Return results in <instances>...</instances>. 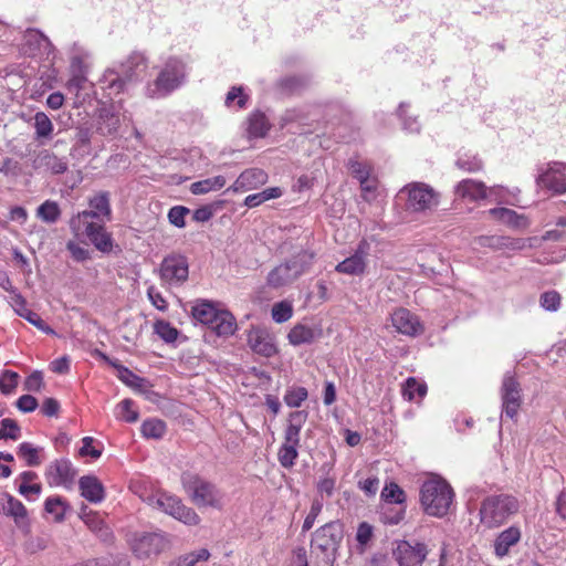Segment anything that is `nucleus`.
<instances>
[{
	"label": "nucleus",
	"instance_id": "nucleus-25",
	"mask_svg": "<svg viewBox=\"0 0 566 566\" xmlns=\"http://www.w3.org/2000/svg\"><path fill=\"white\" fill-rule=\"evenodd\" d=\"M307 411L298 410L290 413L287 419V426L284 430L283 447H293L298 449L301 446V430L306 422Z\"/></svg>",
	"mask_w": 566,
	"mask_h": 566
},
{
	"label": "nucleus",
	"instance_id": "nucleus-45",
	"mask_svg": "<svg viewBox=\"0 0 566 566\" xmlns=\"http://www.w3.org/2000/svg\"><path fill=\"white\" fill-rule=\"evenodd\" d=\"M140 430L146 438L160 439L166 432V424L159 419H149L143 422Z\"/></svg>",
	"mask_w": 566,
	"mask_h": 566
},
{
	"label": "nucleus",
	"instance_id": "nucleus-51",
	"mask_svg": "<svg viewBox=\"0 0 566 566\" xmlns=\"http://www.w3.org/2000/svg\"><path fill=\"white\" fill-rule=\"evenodd\" d=\"M308 397L307 389L304 387H293L286 390L284 402L291 408L300 407Z\"/></svg>",
	"mask_w": 566,
	"mask_h": 566
},
{
	"label": "nucleus",
	"instance_id": "nucleus-22",
	"mask_svg": "<svg viewBox=\"0 0 566 566\" xmlns=\"http://www.w3.org/2000/svg\"><path fill=\"white\" fill-rule=\"evenodd\" d=\"M75 476V470L67 459H59L53 461L45 470V478L50 485L67 486Z\"/></svg>",
	"mask_w": 566,
	"mask_h": 566
},
{
	"label": "nucleus",
	"instance_id": "nucleus-13",
	"mask_svg": "<svg viewBox=\"0 0 566 566\" xmlns=\"http://www.w3.org/2000/svg\"><path fill=\"white\" fill-rule=\"evenodd\" d=\"M120 103H102L94 117L95 133L103 136L115 135L120 127Z\"/></svg>",
	"mask_w": 566,
	"mask_h": 566
},
{
	"label": "nucleus",
	"instance_id": "nucleus-28",
	"mask_svg": "<svg viewBox=\"0 0 566 566\" xmlns=\"http://www.w3.org/2000/svg\"><path fill=\"white\" fill-rule=\"evenodd\" d=\"M80 517L101 539L106 542L111 538L112 532L97 512L88 511L84 505L81 509Z\"/></svg>",
	"mask_w": 566,
	"mask_h": 566
},
{
	"label": "nucleus",
	"instance_id": "nucleus-46",
	"mask_svg": "<svg viewBox=\"0 0 566 566\" xmlns=\"http://www.w3.org/2000/svg\"><path fill=\"white\" fill-rule=\"evenodd\" d=\"M154 332L166 343H174L179 335L178 329L164 319L155 322Z\"/></svg>",
	"mask_w": 566,
	"mask_h": 566
},
{
	"label": "nucleus",
	"instance_id": "nucleus-61",
	"mask_svg": "<svg viewBox=\"0 0 566 566\" xmlns=\"http://www.w3.org/2000/svg\"><path fill=\"white\" fill-rule=\"evenodd\" d=\"M539 303L544 310L555 312L560 305V295L556 291L545 292L541 295Z\"/></svg>",
	"mask_w": 566,
	"mask_h": 566
},
{
	"label": "nucleus",
	"instance_id": "nucleus-34",
	"mask_svg": "<svg viewBox=\"0 0 566 566\" xmlns=\"http://www.w3.org/2000/svg\"><path fill=\"white\" fill-rule=\"evenodd\" d=\"M315 329L304 324H296L289 333V342L294 346L311 344L316 338Z\"/></svg>",
	"mask_w": 566,
	"mask_h": 566
},
{
	"label": "nucleus",
	"instance_id": "nucleus-19",
	"mask_svg": "<svg viewBox=\"0 0 566 566\" xmlns=\"http://www.w3.org/2000/svg\"><path fill=\"white\" fill-rule=\"evenodd\" d=\"M248 344L253 353L266 358L277 353L274 337L264 327L252 326L248 333Z\"/></svg>",
	"mask_w": 566,
	"mask_h": 566
},
{
	"label": "nucleus",
	"instance_id": "nucleus-16",
	"mask_svg": "<svg viewBox=\"0 0 566 566\" xmlns=\"http://www.w3.org/2000/svg\"><path fill=\"white\" fill-rule=\"evenodd\" d=\"M501 399L503 413L513 419L516 417L522 403L521 387L511 373H506L502 380Z\"/></svg>",
	"mask_w": 566,
	"mask_h": 566
},
{
	"label": "nucleus",
	"instance_id": "nucleus-11",
	"mask_svg": "<svg viewBox=\"0 0 566 566\" xmlns=\"http://www.w3.org/2000/svg\"><path fill=\"white\" fill-rule=\"evenodd\" d=\"M189 276V262L181 253L166 255L159 268V277L163 283L170 286L182 285Z\"/></svg>",
	"mask_w": 566,
	"mask_h": 566
},
{
	"label": "nucleus",
	"instance_id": "nucleus-41",
	"mask_svg": "<svg viewBox=\"0 0 566 566\" xmlns=\"http://www.w3.org/2000/svg\"><path fill=\"white\" fill-rule=\"evenodd\" d=\"M53 128V124L45 113L38 112L34 115V129L36 139L51 138Z\"/></svg>",
	"mask_w": 566,
	"mask_h": 566
},
{
	"label": "nucleus",
	"instance_id": "nucleus-56",
	"mask_svg": "<svg viewBox=\"0 0 566 566\" xmlns=\"http://www.w3.org/2000/svg\"><path fill=\"white\" fill-rule=\"evenodd\" d=\"M66 250L76 262H85L91 259V251L73 240L66 242Z\"/></svg>",
	"mask_w": 566,
	"mask_h": 566
},
{
	"label": "nucleus",
	"instance_id": "nucleus-64",
	"mask_svg": "<svg viewBox=\"0 0 566 566\" xmlns=\"http://www.w3.org/2000/svg\"><path fill=\"white\" fill-rule=\"evenodd\" d=\"M348 167L353 177L358 181L367 179L370 175L369 167L366 164L359 163L357 160H349Z\"/></svg>",
	"mask_w": 566,
	"mask_h": 566
},
{
	"label": "nucleus",
	"instance_id": "nucleus-29",
	"mask_svg": "<svg viewBox=\"0 0 566 566\" xmlns=\"http://www.w3.org/2000/svg\"><path fill=\"white\" fill-rule=\"evenodd\" d=\"M488 213L497 221L516 229L528 226L527 218L509 208H492Z\"/></svg>",
	"mask_w": 566,
	"mask_h": 566
},
{
	"label": "nucleus",
	"instance_id": "nucleus-24",
	"mask_svg": "<svg viewBox=\"0 0 566 566\" xmlns=\"http://www.w3.org/2000/svg\"><path fill=\"white\" fill-rule=\"evenodd\" d=\"M10 304L13 307L14 312L20 316L27 319L30 324L35 326L41 332L48 335H55V332L52 327H50L41 316L28 308L27 301L22 296L20 292H14L13 296H10Z\"/></svg>",
	"mask_w": 566,
	"mask_h": 566
},
{
	"label": "nucleus",
	"instance_id": "nucleus-14",
	"mask_svg": "<svg viewBox=\"0 0 566 566\" xmlns=\"http://www.w3.org/2000/svg\"><path fill=\"white\" fill-rule=\"evenodd\" d=\"M428 554V546L418 541H398L392 549L399 566H421Z\"/></svg>",
	"mask_w": 566,
	"mask_h": 566
},
{
	"label": "nucleus",
	"instance_id": "nucleus-38",
	"mask_svg": "<svg viewBox=\"0 0 566 566\" xmlns=\"http://www.w3.org/2000/svg\"><path fill=\"white\" fill-rule=\"evenodd\" d=\"M321 470L325 473V476L321 478L316 484L317 492L322 496L331 497L335 492L336 478L331 474L333 471V464L324 463Z\"/></svg>",
	"mask_w": 566,
	"mask_h": 566
},
{
	"label": "nucleus",
	"instance_id": "nucleus-30",
	"mask_svg": "<svg viewBox=\"0 0 566 566\" xmlns=\"http://www.w3.org/2000/svg\"><path fill=\"white\" fill-rule=\"evenodd\" d=\"M128 83L130 82L116 70L105 71L101 78L102 88L107 92L108 96L124 92Z\"/></svg>",
	"mask_w": 566,
	"mask_h": 566
},
{
	"label": "nucleus",
	"instance_id": "nucleus-39",
	"mask_svg": "<svg viewBox=\"0 0 566 566\" xmlns=\"http://www.w3.org/2000/svg\"><path fill=\"white\" fill-rule=\"evenodd\" d=\"M69 509L67 503L61 496H51L45 500L44 510L53 515L55 522H62Z\"/></svg>",
	"mask_w": 566,
	"mask_h": 566
},
{
	"label": "nucleus",
	"instance_id": "nucleus-31",
	"mask_svg": "<svg viewBox=\"0 0 566 566\" xmlns=\"http://www.w3.org/2000/svg\"><path fill=\"white\" fill-rule=\"evenodd\" d=\"M146 69V60L142 53H133L127 60L120 64L118 72L125 76L126 80L133 82L139 72Z\"/></svg>",
	"mask_w": 566,
	"mask_h": 566
},
{
	"label": "nucleus",
	"instance_id": "nucleus-8",
	"mask_svg": "<svg viewBox=\"0 0 566 566\" xmlns=\"http://www.w3.org/2000/svg\"><path fill=\"white\" fill-rule=\"evenodd\" d=\"M398 197L406 199V208L412 212H426L439 205V193L424 182H410L400 189Z\"/></svg>",
	"mask_w": 566,
	"mask_h": 566
},
{
	"label": "nucleus",
	"instance_id": "nucleus-58",
	"mask_svg": "<svg viewBox=\"0 0 566 566\" xmlns=\"http://www.w3.org/2000/svg\"><path fill=\"white\" fill-rule=\"evenodd\" d=\"M18 374L12 370H4L0 375V392L10 395L18 386Z\"/></svg>",
	"mask_w": 566,
	"mask_h": 566
},
{
	"label": "nucleus",
	"instance_id": "nucleus-9",
	"mask_svg": "<svg viewBox=\"0 0 566 566\" xmlns=\"http://www.w3.org/2000/svg\"><path fill=\"white\" fill-rule=\"evenodd\" d=\"M90 210H83L70 219V229L78 235L82 223L109 221L112 217V208L109 202V193L107 191H99L88 200Z\"/></svg>",
	"mask_w": 566,
	"mask_h": 566
},
{
	"label": "nucleus",
	"instance_id": "nucleus-48",
	"mask_svg": "<svg viewBox=\"0 0 566 566\" xmlns=\"http://www.w3.org/2000/svg\"><path fill=\"white\" fill-rule=\"evenodd\" d=\"M132 399H124L116 406V418L126 422H135L138 419V412L133 408Z\"/></svg>",
	"mask_w": 566,
	"mask_h": 566
},
{
	"label": "nucleus",
	"instance_id": "nucleus-7",
	"mask_svg": "<svg viewBox=\"0 0 566 566\" xmlns=\"http://www.w3.org/2000/svg\"><path fill=\"white\" fill-rule=\"evenodd\" d=\"M313 260L314 253L302 250L274 268L268 275V284L274 289L291 284L311 268Z\"/></svg>",
	"mask_w": 566,
	"mask_h": 566
},
{
	"label": "nucleus",
	"instance_id": "nucleus-49",
	"mask_svg": "<svg viewBox=\"0 0 566 566\" xmlns=\"http://www.w3.org/2000/svg\"><path fill=\"white\" fill-rule=\"evenodd\" d=\"M3 512L14 517L15 522L27 517V509L21 501L11 495H7V503L3 505Z\"/></svg>",
	"mask_w": 566,
	"mask_h": 566
},
{
	"label": "nucleus",
	"instance_id": "nucleus-40",
	"mask_svg": "<svg viewBox=\"0 0 566 566\" xmlns=\"http://www.w3.org/2000/svg\"><path fill=\"white\" fill-rule=\"evenodd\" d=\"M427 394V385L424 382L418 381L413 377H409L405 386L402 388V396L408 401H412L416 399H422Z\"/></svg>",
	"mask_w": 566,
	"mask_h": 566
},
{
	"label": "nucleus",
	"instance_id": "nucleus-42",
	"mask_svg": "<svg viewBox=\"0 0 566 566\" xmlns=\"http://www.w3.org/2000/svg\"><path fill=\"white\" fill-rule=\"evenodd\" d=\"M40 451H42V448L34 447L30 442H22L18 447V455L22 458L29 467H38L41 463Z\"/></svg>",
	"mask_w": 566,
	"mask_h": 566
},
{
	"label": "nucleus",
	"instance_id": "nucleus-62",
	"mask_svg": "<svg viewBox=\"0 0 566 566\" xmlns=\"http://www.w3.org/2000/svg\"><path fill=\"white\" fill-rule=\"evenodd\" d=\"M322 509H323V502L319 500H314L311 505V510L303 522V526H302L303 533L310 531L314 526L317 516L322 512Z\"/></svg>",
	"mask_w": 566,
	"mask_h": 566
},
{
	"label": "nucleus",
	"instance_id": "nucleus-55",
	"mask_svg": "<svg viewBox=\"0 0 566 566\" xmlns=\"http://www.w3.org/2000/svg\"><path fill=\"white\" fill-rule=\"evenodd\" d=\"M298 457V449L291 447H283L281 446L277 452V460L280 464L285 468L290 469L295 464V461Z\"/></svg>",
	"mask_w": 566,
	"mask_h": 566
},
{
	"label": "nucleus",
	"instance_id": "nucleus-44",
	"mask_svg": "<svg viewBox=\"0 0 566 566\" xmlns=\"http://www.w3.org/2000/svg\"><path fill=\"white\" fill-rule=\"evenodd\" d=\"M455 165L459 169L470 174L478 172L483 168L482 160L476 155L469 153L460 155Z\"/></svg>",
	"mask_w": 566,
	"mask_h": 566
},
{
	"label": "nucleus",
	"instance_id": "nucleus-6",
	"mask_svg": "<svg viewBox=\"0 0 566 566\" xmlns=\"http://www.w3.org/2000/svg\"><path fill=\"white\" fill-rule=\"evenodd\" d=\"M520 504L516 497L509 494L489 495L479 510L481 524L489 528H497L518 512Z\"/></svg>",
	"mask_w": 566,
	"mask_h": 566
},
{
	"label": "nucleus",
	"instance_id": "nucleus-53",
	"mask_svg": "<svg viewBox=\"0 0 566 566\" xmlns=\"http://www.w3.org/2000/svg\"><path fill=\"white\" fill-rule=\"evenodd\" d=\"M248 99H249V96L244 93V90L242 86H233L227 93L226 105L228 107L237 105L238 108H244L247 106Z\"/></svg>",
	"mask_w": 566,
	"mask_h": 566
},
{
	"label": "nucleus",
	"instance_id": "nucleus-18",
	"mask_svg": "<svg viewBox=\"0 0 566 566\" xmlns=\"http://www.w3.org/2000/svg\"><path fill=\"white\" fill-rule=\"evenodd\" d=\"M32 168L40 174L62 175L69 169V160L50 149H41L33 156Z\"/></svg>",
	"mask_w": 566,
	"mask_h": 566
},
{
	"label": "nucleus",
	"instance_id": "nucleus-21",
	"mask_svg": "<svg viewBox=\"0 0 566 566\" xmlns=\"http://www.w3.org/2000/svg\"><path fill=\"white\" fill-rule=\"evenodd\" d=\"M391 323L396 331L407 336H418L423 332V325L417 315L407 308H398L391 314Z\"/></svg>",
	"mask_w": 566,
	"mask_h": 566
},
{
	"label": "nucleus",
	"instance_id": "nucleus-59",
	"mask_svg": "<svg viewBox=\"0 0 566 566\" xmlns=\"http://www.w3.org/2000/svg\"><path fill=\"white\" fill-rule=\"evenodd\" d=\"M24 44L30 49H40L43 43L50 45L49 39L35 29H29L24 33Z\"/></svg>",
	"mask_w": 566,
	"mask_h": 566
},
{
	"label": "nucleus",
	"instance_id": "nucleus-63",
	"mask_svg": "<svg viewBox=\"0 0 566 566\" xmlns=\"http://www.w3.org/2000/svg\"><path fill=\"white\" fill-rule=\"evenodd\" d=\"M21 171L20 163L10 157L4 158L0 165V174L7 177H18Z\"/></svg>",
	"mask_w": 566,
	"mask_h": 566
},
{
	"label": "nucleus",
	"instance_id": "nucleus-20",
	"mask_svg": "<svg viewBox=\"0 0 566 566\" xmlns=\"http://www.w3.org/2000/svg\"><path fill=\"white\" fill-rule=\"evenodd\" d=\"M83 233L88 238L91 243L102 253H111L117 245L114 243L112 234L106 231L104 222H86L82 223Z\"/></svg>",
	"mask_w": 566,
	"mask_h": 566
},
{
	"label": "nucleus",
	"instance_id": "nucleus-12",
	"mask_svg": "<svg viewBox=\"0 0 566 566\" xmlns=\"http://www.w3.org/2000/svg\"><path fill=\"white\" fill-rule=\"evenodd\" d=\"M536 184L553 193L566 192V163L552 161L537 169Z\"/></svg>",
	"mask_w": 566,
	"mask_h": 566
},
{
	"label": "nucleus",
	"instance_id": "nucleus-54",
	"mask_svg": "<svg viewBox=\"0 0 566 566\" xmlns=\"http://www.w3.org/2000/svg\"><path fill=\"white\" fill-rule=\"evenodd\" d=\"M293 315L292 304L287 301H281L272 307V318L275 323H284L289 321Z\"/></svg>",
	"mask_w": 566,
	"mask_h": 566
},
{
	"label": "nucleus",
	"instance_id": "nucleus-43",
	"mask_svg": "<svg viewBox=\"0 0 566 566\" xmlns=\"http://www.w3.org/2000/svg\"><path fill=\"white\" fill-rule=\"evenodd\" d=\"M209 558L210 552L207 548H200L180 556L170 566H197L198 563L207 562Z\"/></svg>",
	"mask_w": 566,
	"mask_h": 566
},
{
	"label": "nucleus",
	"instance_id": "nucleus-37",
	"mask_svg": "<svg viewBox=\"0 0 566 566\" xmlns=\"http://www.w3.org/2000/svg\"><path fill=\"white\" fill-rule=\"evenodd\" d=\"M248 133L251 137L259 138L266 135L270 129V124L265 115L261 112H255L250 115L248 120Z\"/></svg>",
	"mask_w": 566,
	"mask_h": 566
},
{
	"label": "nucleus",
	"instance_id": "nucleus-60",
	"mask_svg": "<svg viewBox=\"0 0 566 566\" xmlns=\"http://www.w3.org/2000/svg\"><path fill=\"white\" fill-rule=\"evenodd\" d=\"M190 212L187 207L184 206H175L170 208L168 211V220L169 222L177 228H185L186 221L185 217Z\"/></svg>",
	"mask_w": 566,
	"mask_h": 566
},
{
	"label": "nucleus",
	"instance_id": "nucleus-10",
	"mask_svg": "<svg viewBox=\"0 0 566 566\" xmlns=\"http://www.w3.org/2000/svg\"><path fill=\"white\" fill-rule=\"evenodd\" d=\"M134 555L139 559L149 558L158 555L169 547L168 535L161 531L158 532H135L128 539Z\"/></svg>",
	"mask_w": 566,
	"mask_h": 566
},
{
	"label": "nucleus",
	"instance_id": "nucleus-33",
	"mask_svg": "<svg viewBox=\"0 0 566 566\" xmlns=\"http://www.w3.org/2000/svg\"><path fill=\"white\" fill-rule=\"evenodd\" d=\"M220 310H218L214 303L210 301L197 302V304L192 307L191 311L195 319L209 326L213 323V319L216 318Z\"/></svg>",
	"mask_w": 566,
	"mask_h": 566
},
{
	"label": "nucleus",
	"instance_id": "nucleus-35",
	"mask_svg": "<svg viewBox=\"0 0 566 566\" xmlns=\"http://www.w3.org/2000/svg\"><path fill=\"white\" fill-rule=\"evenodd\" d=\"M227 180L223 176H214L191 184L190 190L193 195H206L210 191H217L223 188Z\"/></svg>",
	"mask_w": 566,
	"mask_h": 566
},
{
	"label": "nucleus",
	"instance_id": "nucleus-1",
	"mask_svg": "<svg viewBox=\"0 0 566 566\" xmlns=\"http://www.w3.org/2000/svg\"><path fill=\"white\" fill-rule=\"evenodd\" d=\"M135 489V492L150 507L158 510L175 520L184 523L188 526H196L200 523V516L192 509L184 504L182 500L164 490H156L154 492H140L137 490L140 486L138 484L132 485Z\"/></svg>",
	"mask_w": 566,
	"mask_h": 566
},
{
	"label": "nucleus",
	"instance_id": "nucleus-50",
	"mask_svg": "<svg viewBox=\"0 0 566 566\" xmlns=\"http://www.w3.org/2000/svg\"><path fill=\"white\" fill-rule=\"evenodd\" d=\"M483 240L488 241V244L491 247H504L510 250H522L526 245L525 240L509 237H490L484 238Z\"/></svg>",
	"mask_w": 566,
	"mask_h": 566
},
{
	"label": "nucleus",
	"instance_id": "nucleus-32",
	"mask_svg": "<svg viewBox=\"0 0 566 566\" xmlns=\"http://www.w3.org/2000/svg\"><path fill=\"white\" fill-rule=\"evenodd\" d=\"M210 327L218 336L227 337L234 334L237 329V321L229 311L220 310Z\"/></svg>",
	"mask_w": 566,
	"mask_h": 566
},
{
	"label": "nucleus",
	"instance_id": "nucleus-26",
	"mask_svg": "<svg viewBox=\"0 0 566 566\" xmlns=\"http://www.w3.org/2000/svg\"><path fill=\"white\" fill-rule=\"evenodd\" d=\"M522 538L520 526L512 525L503 530L493 542V551L496 557L503 558L509 555L511 547L515 546Z\"/></svg>",
	"mask_w": 566,
	"mask_h": 566
},
{
	"label": "nucleus",
	"instance_id": "nucleus-5",
	"mask_svg": "<svg viewBox=\"0 0 566 566\" xmlns=\"http://www.w3.org/2000/svg\"><path fill=\"white\" fill-rule=\"evenodd\" d=\"M182 488L190 501L198 507L221 510L224 505V493L211 481L199 474L185 472L181 474Z\"/></svg>",
	"mask_w": 566,
	"mask_h": 566
},
{
	"label": "nucleus",
	"instance_id": "nucleus-17",
	"mask_svg": "<svg viewBox=\"0 0 566 566\" xmlns=\"http://www.w3.org/2000/svg\"><path fill=\"white\" fill-rule=\"evenodd\" d=\"M370 253V243L366 239H361L357 244L354 253L339 262L335 266V271L347 275H361L365 273Z\"/></svg>",
	"mask_w": 566,
	"mask_h": 566
},
{
	"label": "nucleus",
	"instance_id": "nucleus-3",
	"mask_svg": "<svg viewBox=\"0 0 566 566\" xmlns=\"http://www.w3.org/2000/svg\"><path fill=\"white\" fill-rule=\"evenodd\" d=\"M187 64L178 57H169L157 77L145 87V95L153 99L165 98L187 81Z\"/></svg>",
	"mask_w": 566,
	"mask_h": 566
},
{
	"label": "nucleus",
	"instance_id": "nucleus-2",
	"mask_svg": "<svg viewBox=\"0 0 566 566\" xmlns=\"http://www.w3.org/2000/svg\"><path fill=\"white\" fill-rule=\"evenodd\" d=\"M454 492L442 478L433 475L426 480L420 489V503L426 514L434 517L446 516L453 504Z\"/></svg>",
	"mask_w": 566,
	"mask_h": 566
},
{
	"label": "nucleus",
	"instance_id": "nucleus-23",
	"mask_svg": "<svg viewBox=\"0 0 566 566\" xmlns=\"http://www.w3.org/2000/svg\"><path fill=\"white\" fill-rule=\"evenodd\" d=\"M268 181V174L260 168H249L242 171L226 191L247 192L256 189Z\"/></svg>",
	"mask_w": 566,
	"mask_h": 566
},
{
	"label": "nucleus",
	"instance_id": "nucleus-57",
	"mask_svg": "<svg viewBox=\"0 0 566 566\" xmlns=\"http://www.w3.org/2000/svg\"><path fill=\"white\" fill-rule=\"evenodd\" d=\"M118 378L127 386L139 389L144 386L145 379L134 374L127 367L120 366L118 368Z\"/></svg>",
	"mask_w": 566,
	"mask_h": 566
},
{
	"label": "nucleus",
	"instance_id": "nucleus-52",
	"mask_svg": "<svg viewBox=\"0 0 566 566\" xmlns=\"http://www.w3.org/2000/svg\"><path fill=\"white\" fill-rule=\"evenodd\" d=\"M21 436V429L15 420L6 418L0 421V440H18Z\"/></svg>",
	"mask_w": 566,
	"mask_h": 566
},
{
	"label": "nucleus",
	"instance_id": "nucleus-47",
	"mask_svg": "<svg viewBox=\"0 0 566 566\" xmlns=\"http://www.w3.org/2000/svg\"><path fill=\"white\" fill-rule=\"evenodd\" d=\"M381 497L387 503L401 504L406 500L403 490L395 482L385 485Z\"/></svg>",
	"mask_w": 566,
	"mask_h": 566
},
{
	"label": "nucleus",
	"instance_id": "nucleus-4",
	"mask_svg": "<svg viewBox=\"0 0 566 566\" xmlns=\"http://www.w3.org/2000/svg\"><path fill=\"white\" fill-rule=\"evenodd\" d=\"M344 537L343 525L338 521L324 524L312 534L311 548L317 560L314 566H333Z\"/></svg>",
	"mask_w": 566,
	"mask_h": 566
},
{
	"label": "nucleus",
	"instance_id": "nucleus-27",
	"mask_svg": "<svg viewBox=\"0 0 566 566\" xmlns=\"http://www.w3.org/2000/svg\"><path fill=\"white\" fill-rule=\"evenodd\" d=\"M81 495L91 503H101L105 499V489L94 475H84L78 481Z\"/></svg>",
	"mask_w": 566,
	"mask_h": 566
},
{
	"label": "nucleus",
	"instance_id": "nucleus-15",
	"mask_svg": "<svg viewBox=\"0 0 566 566\" xmlns=\"http://www.w3.org/2000/svg\"><path fill=\"white\" fill-rule=\"evenodd\" d=\"M502 190L501 186L488 188L484 182L474 179H463L454 187V200L476 202L488 198V196L497 195Z\"/></svg>",
	"mask_w": 566,
	"mask_h": 566
},
{
	"label": "nucleus",
	"instance_id": "nucleus-36",
	"mask_svg": "<svg viewBox=\"0 0 566 566\" xmlns=\"http://www.w3.org/2000/svg\"><path fill=\"white\" fill-rule=\"evenodd\" d=\"M35 214L41 221L52 224L61 218V209L56 201L45 200L38 207Z\"/></svg>",
	"mask_w": 566,
	"mask_h": 566
}]
</instances>
